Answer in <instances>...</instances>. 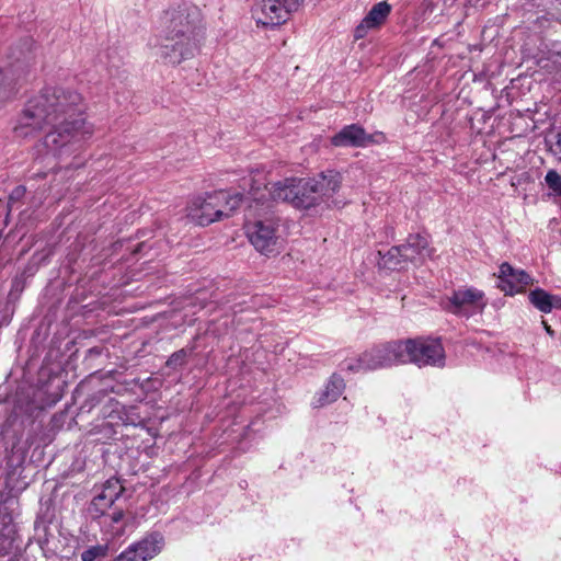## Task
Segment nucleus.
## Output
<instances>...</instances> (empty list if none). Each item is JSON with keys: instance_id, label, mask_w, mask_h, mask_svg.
<instances>
[{"instance_id": "f257e3e1", "label": "nucleus", "mask_w": 561, "mask_h": 561, "mask_svg": "<svg viewBox=\"0 0 561 561\" xmlns=\"http://www.w3.org/2000/svg\"><path fill=\"white\" fill-rule=\"evenodd\" d=\"M84 108L81 94L64 87H45L26 102L13 127L14 137H34L50 127L36 146L33 175L75 172L85 164L82 152L94 126L84 117Z\"/></svg>"}, {"instance_id": "f03ea898", "label": "nucleus", "mask_w": 561, "mask_h": 561, "mask_svg": "<svg viewBox=\"0 0 561 561\" xmlns=\"http://www.w3.org/2000/svg\"><path fill=\"white\" fill-rule=\"evenodd\" d=\"M250 195L255 208H270V201H283L297 209H309L330 197L339 186L336 178H284L272 187L265 178H250Z\"/></svg>"}, {"instance_id": "7ed1b4c3", "label": "nucleus", "mask_w": 561, "mask_h": 561, "mask_svg": "<svg viewBox=\"0 0 561 561\" xmlns=\"http://www.w3.org/2000/svg\"><path fill=\"white\" fill-rule=\"evenodd\" d=\"M249 204V209L256 210L250 191L247 195L227 191L208 193L205 196L195 198L190 208V218L199 226H208L222 218L230 217L234 210L243 203Z\"/></svg>"}, {"instance_id": "20e7f679", "label": "nucleus", "mask_w": 561, "mask_h": 561, "mask_svg": "<svg viewBox=\"0 0 561 561\" xmlns=\"http://www.w3.org/2000/svg\"><path fill=\"white\" fill-rule=\"evenodd\" d=\"M161 27V35L203 38L202 15L196 7L181 5L164 11Z\"/></svg>"}, {"instance_id": "39448f33", "label": "nucleus", "mask_w": 561, "mask_h": 561, "mask_svg": "<svg viewBox=\"0 0 561 561\" xmlns=\"http://www.w3.org/2000/svg\"><path fill=\"white\" fill-rule=\"evenodd\" d=\"M202 38L161 35V43L156 46V55L168 65L178 66L195 57Z\"/></svg>"}, {"instance_id": "423d86ee", "label": "nucleus", "mask_w": 561, "mask_h": 561, "mask_svg": "<svg viewBox=\"0 0 561 561\" xmlns=\"http://www.w3.org/2000/svg\"><path fill=\"white\" fill-rule=\"evenodd\" d=\"M305 0H260L253 8L257 25L275 27L285 23Z\"/></svg>"}, {"instance_id": "0eeeda50", "label": "nucleus", "mask_w": 561, "mask_h": 561, "mask_svg": "<svg viewBox=\"0 0 561 561\" xmlns=\"http://www.w3.org/2000/svg\"><path fill=\"white\" fill-rule=\"evenodd\" d=\"M488 305L485 294L476 287H460L447 298L445 309L458 317L481 314Z\"/></svg>"}, {"instance_id": "6e6552de", "label": "nucleus", "mask_w": 561, "mask_h": 561, "mask_svg": "<svg viewBox=\"0 0 561 561\" xmlns=\"http://www.w3.org/2000/svg\"><path fill=\"white\" fill-rule=\"evenodd\" d=\"M404 364L413 363L422 366H442L444 364V348L438 340H407L404 341Z\"/></svg>"}, {"instance_id": "1a4fd4ad", "label": "nucleus", "mask_w": 561, "mask_h": 561, "mask_svg": "<svg viewBox=\"0 0 561 561\" xmlns=\"http://www.w3.org/2000/svg\"><path fill=\"white\" fill-rule=\"evenodd\" d=\"M404 341H391L376 345L363 353V360L370 370L404 364Z\"/></svg>"}, {"instance_id": "9d476101", "label": "nucleus", "mask_w": 561, "mask_h": 561, "mask_svg": "<svg viewBox=\"0 0 561 561\" xmlns=\"http://www.w3.org/2000/svg\"><path fill=\"white\" fill-rule=\"evenodd\" d=\"M247 236L251 244L262 254L271 255L278 252L279 237L277 224L273 220H256L247 225Z\"/></svg>"}, {"instance_id": "9b49d317", "label": "nucleus", "mask_w": 561, "mask_h": 561, "mask_svg": "<svg viewBox=\"0 0 561 561\" xmlns=\"http://www.w3.org/2000/svg\"><path fill=\"white\" fill-rule=\"evenodd\" d=\"M385 140L382 133L367 134L358 124L344 126L337 134L331 138L335 147H367L371 144H378Z\"/></svg>"}, {"instance_id": "f8f14e48", "label": "nucleus", "mask_w": 561, "mask_h": 561, "mask_svg": "<svg viewBox=\"0 0 561 561\" xmlns=\"http://www.w3.org/2000/svg\"><path fill=\"white\" fill-rule=\"evenodd\" d=\"M163 542L160 534H151L127 547L113 561H148L161 551Z\"/></svg>"}, {"instance_id": "ddd939ff", "label": "nucleus", "mask_w": 561, "mask_h": 561, "mask_svg": "<svg viewBox=\"0 0 561 561\" xmlns=\"http://www.w3.org/2000/svg\"><path fill=\"white\" fill-rule=\"evenodd\" d=\"M124 486L117 478H110L102 485V490L96 494L91 503V512H94L98 517L104 516L106 510L121 497L124 492Z\"/></svg>"}, {"instance_id": "4468645a", "label": "nucleus", "mask_w": 561, "mask_h": 561, "mask_svg": "<svg viewBox=\"0 0 561 561\" xmlns=\"http://www.w3.org/2000/svg\"><path fill=\"white\" fill-rule=\"evenodd\" d=\"M497 278V287L511 296L520 293L531 282L527 273L514 270L508 263L501 264Z\"/></svg>"}, {"instance_id": "2eb2a0df", "label": "nucleus", "mask_w": 561, "mask_h": 561, "mask_svg": "<svg viewBox=\"0 0 561 561\" xmlns=\"http://www.w3.org/2000/svg\"><path fill=\"white\" fill-rule=\"evenodd\" d=\"M407 264H422L426 257L432 256V249L425 236L420 233L410 234L405 243L399 245Z\"/></svg>"}, {"instance_id": "dca6fc26", "label": "nucleus", "mask_w": 561, "mask_h": 561, "mask_svg": "<svg viewBox=\"0 0 561 561\" xmlns=\"http://www.w3.org/2000/svg\"><path fill=\"white\" fill-rule=\"evenodd\" d=\"M391 12V5L387 1H381L373 5L360 24L355 28V38H363L368 30L380 26Z\"/></svg>"}, {"instance_id": "f3484780", "label": "nucleus", "mask_w": 561, "mask_h": 561, "mask_svg": "<svg viewBox=\"0 0 561 561\" xmlns=\"http://www.w3.org/2000/svg\"><path fill=\"white\" fill-rule=\"evenodd\" d=\"M344 389V379L340 375L333 374L325 383L324 389L316 394L312 402L313 408H323L335 402Z\"/></svg>"}, {"instance_id": "a211bd4d", "label": "nucleus", "mask_w": 561, "mask_h": 561, "mask_svg": "<svg viewBox=\"0 0 561 561\" xmlns=\"http://www.w3.org/2000/svg\"><path fill=\"white\" fill-rule=\"evenodd\" d=\"M529 302L540 312L549 313L561 309V296L551 295L542 288H535L528 294Z\"/></svg>"}, {"instance_id": "6ab92c4d", "label": "nucleus", "mask_w": 561, "mask_h": 561, "mask_svg": "<svg viewBox=\"0 0 561 561\" xmlns=\"http://www.w3.org/2000/svg\"><path fill=\"white\" fill-rule=\"evenodd\" d=\"M378 254L380 255L378 264L382 268L394 271L403 270L408 266L399 245L392 247L385 254H381L379 251Z\"/></svg>"}, {"instance_id": "aec40b11", "label": "nucleus", "mask_w": 561, "mask_h": 561, "mask_svg": "<svg viewBox=\"0 0 561 561\" xmlns=\"http://www.w3.org/2000/svg\"><path fill=\"white\" fill-rule=\"evenodd\" d=\"M12 72V69H7L0 72V84H2L4 80L8 81V84L4 87L3 91L0 92V101L10 100L18 93L16 83L21 80V76L14 79L15 82H13V79L10 77Z\"/></svg>"}, {"instance_id": "412c9836", "label": "nucleus", "mask_w": 561, "mask_h": 561, "mask_svg": "<svg viewBox=\"0 0 561 561\" xmlns=\"http://www.w3.org/2000/svg\"><path fill=\"white\" fill-rule=\"evenodd\" d=\"M191 353L192 350L187 348H181L174 352L165 362V366L174 370L183 367L186 364Z\"/></svg>"}, {"instance_id": "4be33fe9", "label": "nucleus", "mask_w": 561, "mask_h": 561, "mask_svg": "<svg viewBox=\"0 0 561 561\" xmlns=\"http://www.w3.org/2000/svg\"><path fill=\"white\" fill-rule=\"evenodd\" d=\"M341 369L348 373H360L370 370L363 360V354L358 358H348L341 364Z\"/></svg>"}, {"instance_id": "5701e85b", "label": "nucleus", "mask_w": 561, "mask_h": 561, "mask_svg": "<svg viewBox=\"0 0 561 561\" xmlns=\"http://www.w3.org/2000/svg\"><path fill=\"white\" fill-rule=\"evenodd\" d=\"M108 547L106 545H96L88 548L81 553L82 561H95L98 558H103L107 554Z\"/></svg>"}, {"instance_id": "b1692460", "label": "nucleus", "mask_w": 561, "mask_h": 561, "mask_svg": "<svg viewBox=\"0 0 561 561\" xmlns=\"http://www.w3.org/2000/svg\"><path fill=\"white\" fill-rule=\"evenodd\" d=\"M124 517V512L122 510L114 512L112 515L105 516L103 524L106 525L108 520V525L113 528V535H121L123 529H115L114 525L121 523Z\"/></svg>"}, {"instance_id": "393cba45", "label": "nucleus", "mask_w": 561, "mask_h": 561, "mask_svg": "<svg viewBox=\"0 0 561 561\" xmlns=\"http://www.w3.org/2000/svg\"><path fill=\"white\" fill-rule=\"evenodd\" d=\"M549 188L548 196H561V178H545Z\"/></svg>"}, {"instance_id": "a878e982", "label": "nucleus", "mask_w": 561, "mask_h": 561, "mask_svg": "<svg viewBox=\"0 0 561 561\" xmlns=\"http://www.w3.org/2000/svg\"><path fill=\"white\" fill-rule=\"evenodd\" d=\"M550 150L561 161V129L554 135V141L551 142Z\"/></svg>"}, {"instance_id": "bb28decb", "label": "nucleus", "mask_w": 561, "mask_h": 561, "mask_svg": "<svg viewBox=\"0 0 561 561\" xmlns=\"http://www.w3.org/2000/svg\"><path fill=\"white\" fill-rule=\"evenodd\" d=\"M8 518V522L4 523V527L2 531L5 533L7 536H11L15 531L14 525H12V517L10 515H7L4 519Z\"/></svg>"}, {"instance_id": "cd10ccee", "label": "nucleus", "mask_w": 561, "mask_h": 561, "mask_svg": "<svg viewBox=\"0 0 561 561\" xmlns=\"http://www.w3.org/2000/svg\"><path fill=\"white\" fill-rule=\"evenodd\" d=\"M542 325L546 330V332L550 335V336H553L554 335V331L551 329V327L543 320L542 321Z\"/></svg>"}, {"instance_id": "c85d7f7f", "label": "nucleus", "mask_w": 561, "mask_h": 561, "mask_svg": "<svg viewBox=\"0 0 561 561\" xmlns=\"http://www.w3.org/2000/svg\"><path fill=\"white\" fill-rule=\"evenodd\" d=\"M14 193L16 194V196H20V195H22V194L24 193V188H22V187H18V188L14 191Z\"/></svg>"}, {"instance_id": "c756f323", "label": "nucleus", "mask_w": 561, "mask_h": 561, "mask_svg": "<svg viewBox=\"0 0 561 561\" xmlns=\"http://www.w3.org/2000/svg\"><path fill=\"white\" fill-rule=\"evenodd\" d=\"M546 175L552 176L558 175V173L554 170H549Z\"/></svg>"}]
</instances>
